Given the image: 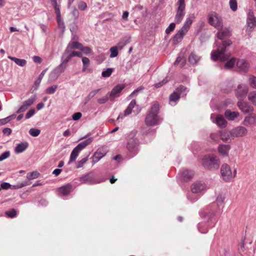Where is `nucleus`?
<instances>
[{
    "instance_id": "1",
    "label": "nucleus",
    "mask_w": 256,
    "mask_h": 256,
    "mask_svg": "<svg viewBox=\"0 0 256 256\" xmlns=\"http://www.w3.org/2000/svg\"><path fill=\"white\" fill-rule=\"evenodd\" d=\"M232 44L230 40L224 41L222 46H219L216 50L212 52V58L214 60H220V62H224L230 56V54H225L226 48Z\"/></svg>"
},
{
    "instance_id": "2",
    "label": "nucleus",
    "mask_w": 256,
    "mask_h": 256,
    "mask_svg": "<svg viewBox=\"0 0 256 256\" xmlns=\"http://www.w3.org/2000/svg\"><path fill=\"white\" fill-rule=\"evenodd\" d=\"M158 110L159 104L157 102H154L145 119L147 126H154L160 123V120L158 115Z\"/></svg>"
},
{
    "instance_id": "3",
    "label": "nucleus",
    "mask_w": 256,
    "mask_h": 256,
    "mask_svg": "<svg viewBox=\"0 0 256 256\" xmlns=\"http://www.w3.org/2000/svg\"><path fill=\"white\" fill-rule=\"evenodd\" d=\"M202 164L206 168L218 169L220 166V160L213 154L206 156L202 159Z\"/></svg>"
},
{
    "instance_id": "4",
    "label": "nucleus",
    "mask_w": 256,
    "mask_h": 256,
    "mask_svg": "<svg viewBox=\"0 0 256 256\" xmlns=\"http://www.w3.org/2000/svg\"><path fill=\"white\" fill-rule=\"evenodd\" d=\"M207 19L208 24L218 30L222 28L223 22L222 17L216 12H212L208 14Z\"/></svg>"
},
{
    "instance_id": "5",
    "label": "nucleus",
    "mask_w": 256,
    "mask_h": 256,
    "mask_svg": "<svg viewBox=\"0 0 256 256\" xmlns=\"http://www.w3.org/2000/svg\"><path fill=\"white\" fill-rule=\"evenodd\" d=\"M92 141V138H88L86 140L79 144L71 152L70 160L68 163L74 162L76 159L80 152L86 148L88 145L90 144Z\"/></svg>"
},
{
    "instance_id": "6",
    "label": "nucleus",
    "mask_w": 256,
    "mask_h": 256,
    "mask_svg": "<svg viewBox=\"0 0 256 256\" xmlns=\"http://www.w3.org/2000/svg\"><path fill=\"white\" fill-rule=\"evenodd\" d=\"M220 173L222 180L227 182H230L236 176V170H234L232 173L230 166L224 164L222 166Z\"/></svg>"
},
{
    "instance_id": "7",
    "label": "nucleus",
    "mask_w": 256,
    "mask_h": 256,
    "mask_svg": "<svg viewBox=\"0 0 256 256\" xmlns=\"http://www.w3.org/2000/svg\"><path fill=\"white\" fill-rule=\"evenodd\" d=\"M186 90V88L184 86H180L176 88V91L170 96V105L174 106L179 100L181 93Z\"/></svg>"
},
{
    "instance_id": "8",
    "label": "nucleus",
    "mask_w": 256,
    "mask_h": 256,
    "mask_svg": "<svg viewBox=\"0 0 256 256\" xmlns=\"http://www.w3.org/2000/svg\"><path fill=\"white\" fill-rule=\"evenodd\" d=\"M136 132L131 133L128 136V142L127 144V148L130 152L134 150L135 148L138 145V140L136 138H134L136 136Z\"/></svg>"
},
{
    "instance_id": "9",
    "label": "nucleus",
    "mask_w": 256,
    "mask_h": 256,
    "mask_svg": "<svg viewBox=\"0 0 256 256\" xmlns=\"http://www.w3.org/2000/svg\"><path fill=\"white\" fill-rule=\"evenodd\" d=\"M248 130L244 126H238L230 131L231 136L232 137H242L247 134Z\"/></svg>"
},
{
    "instance_id": "10",
    "label": "nucleus",
    "mask_w": 256,
    "mask_h": 256,
    "mask_svg": "<svg viewBox=\"0 0 256 256\" xmlns=\"http://www.w3.org/2000/svg\"><path fill=\"white\" fill-rule=\"evenodd\" d=\"M125 88L124 84H118L114 87L110 93V98L114 100L116 98L118 97L122 90Z\"/></svg>"
},
{
    "instance_id": "11",
    "label": "nucleus",
    "mask_w": 256,
    "mask_h": 256,
    "mask_svg": "<svg viewBox=\"0 0 256 256\" xmlns=\"http://www.w3.org/2000/svg\"><path fill=\"white\" fill-rule=\"evenodd\" d=\"M248 88L245 85H239L236 90V94L240 100H242L248 93Z\"/></svg>"
},
{
    "instance_id": "12",
    "label": "nucleus",
    "mask_w": 256,
    "mask_h": 256,
    "mask_svg": "<svg viewBox=\"0 0 256 256\" xmlns=\"http://www.w3.org/2000/svg\"><path fill=\"white\" fill-rule=\"evenodd\" d=\"M178 10L175 16V21L176 23L179 24L181 22L185 14L186 6L182 5H178Z\"/></svg>"
},
{
    "instance_id": "13",
    "label": "nucleus",
    "mask_w": 256,
    "mask_h": 256,
    "mask_svg": "<svg viewBox=\"0 0 256 256\" xmlns=\"http://www.w3.org/2000/svg\"><path fill=\"white\" fill-rule=\"evenodd\" d=\"M236 66L239 70L246 72L249 68V64L244 60H239L236 62Z\"/></svg>"
},
{
    "instance_id": "14",
    "label": "nucleus",
    "mask_w": 256,
    "mask_h": 256,
    "mask_svg": "<svg viewBox=\"0 0 256 256\" xmlns=\"http://www.w3.org/2000/svg\"><path fill=\"white\" fill-rule=\"evenodd\" d=\"M230 149V145L222 144L219 145L218 148V150L220 155L224 156H227L228 155Z\"/></svg>"
},
{
    "instance_id": "15",
    "label": "nucleus",
    "mask_w": 256,
    "mask_h": 256,
    "mask_svg": "<svg viewBox=\"0 0 256 256\" xmlns=\"http://www.w3.org/2000/svg\"><path fill=\"white\" fill-rule=\"evenodd\" d=\"M72 189L70 184H67L58 188V192L59 194L66 196L70 194Z\"/></svg>"
},
{
    "instance_id": "16",
    "label": "nucleus",
    "mask_w": 256,
    "mask_h": 256,
    "mask_svg": "<svg viewBox=\"0 0 256 256\" xmlns=\"http://www.w3.org/2000/svg\"><path fill=\"white\" fill-rule=\"evenodd\" d=\"M239 108L244 112L248 113L253 111V108L247 103L238 102V103Z\"/></svg>"
},
{
    "instance_id": "17",
    "label": "nucleus",
    "mask_w": 256,
    "mask_h": 256,
    "mask_svg": "<svg viewBox=\"0 0 256 256\" xmlns=\"http://www.w3.org/2000/svg\"><path fill=\"white\" fill-rule=\"evenodd\" d=\"M205 188L204 184L200 182H196L192 186L191 190L193 193H198L204 190Z\"/></svg>"
},
{
    "instance_id": "18",
    "label": "nucleus",
    "mask_w": 256,
    "mask_h": 256,
    "mask_svg": "<svg viewBox=\"0 0 256 256\" xmlns=\"http://www.w3.org/2000/svg\"><path fill=\"white\" fill-rule=\"evenodd\" d=\"M244 124L246 126H252L256 124V115L252 114L246 117L244 121Z\"/></svg>"
},
{
    "instance_id": "19",
    "label": "nucleus",
    "mask_w": 256,
    "mask_h": 256,
    "mask_svg": "<svg viewBox=\"0 0 256 256\" xmlns=\"http://www.w3.org/2000/svg\"><path fill=\"white\" fill-rule=\"evenodd\" d=\"M220 139L225 142H231L230 132H228L226 130L220 132Z\"/></svg>"
},
{
    "instance_id": "20",
    "label": "nucleus",
    "mask_w": 256,
    "mask_h": 256,
    "mask_svg": "<svg viewBox=\"0 0 256 256\" xmlns=\"http://www.w3.org/2000/svg\"><path fill=\"white\" fill-rule=\"evenodd\" d=\"M194 19L195 16L194 14H190L188 18L186 19V20L182 26L189 30Z\"/></svg>"
},
{
    "instance_id": "21",
    "label": "nucleus",
    "mask_w": 256,
    "mask_h": 256,
    "mask_svg": "<svg viewBox=\"0 0 256 256\" xmlns=\"http://www.w3.org/2000/svg\"><path fill=\"white\" fill-rule=\"evenodd\" d=\"M28 143L26 142L19 144L16 147L14 151L17 154L22 152L28 148Z\"/></svg>"
},
{
    "instance_id": "22",
    "label": "nucleus",
    "mask_w": 256,
    "mask_h": 256,
    "mask_svg": "<svg viewBox=\"0 0 256 256\" xmlns=\"http://www.w3.org/2000/svg\"><path fill=\"white\" fill-rule=\"evenodd\" d=\"M181 174L182 178L184 180H188L192 178L194 172L192 171L186 170L182 171Z\"/></svg>"
},
{
    "instance_id": "23",
    "label": "nucleus",
    "mask_w": 256,
    "mask_h": 256,
    "mask_svg": "<svg viewBox=\"0 0 256 256\" xmlns=\"http://www.w3.org/2000/svg\"><path fill=\"white\" fill-rule=\"evenodd\" d=\"M230 31L227 28H225L219 31L217 34L218 38L220 40H222L226 37L230 36Z\"/></svg>"
},
{
    "instance_id": "24",
    "label": "nucleus",
    "mask_w": 256,
    "mask_h": 256,
    "mask_svg": "<svg viewBox=\"0 0 256 256\" xmlns=\"http://www.w3.org/2000/svg\"><path fill=\"white\" fill-rule=\"evenodd\" d=\"M226 117L230 120H234L235 118H237L238 116V113L236 112H231L230 110H226L225 112Z\"/></svg>"
},
{
    "instance_id": "25",
    "label": "nucleus",
    "mask_w": 256,
    "mask_h": 256,
    "mask_svg": "<svg viewBox=\"0 0 256 256\" xmlns=\"http://www.w3.org/2000/svg\"><path fill=\"white\" fill-rule=\"evenodd\" d=\"M200 60V58L194 52H192L188 56V62L192 64H196Z\"/></svg>"
},
{
    "instance_id": "26",
    "label": "nucleus",
    "mask_w": 256,
    "mask_h": 256,
    "mask_svg": "<svg viewBox=\"0 0 256 256\" xmlns=\"http://www.w3.org/2000/svg\"><path fill=\"white\" fill-rule=\"evenodd\" d=\"M8 58L13 60L19 66H24L26 64V61L24 59H20L11 56H8Z\"/></svg>"
},
{
    "instance_id": "27",
    "label": "nucleus",
    "mask_w": 256,
    "mask_h": 256,
    "mask_svg": "<svg viewBox=\"0 0 256 256\" xmlns=\"http://www.w3.org/2000/svg\"><path fill=\"white\" fill-rule=\"evenodd\" d=\"M216 123L219 126L225 127L227 122L222 116L218 115L216 118Z\"/></svg>"
},
{
    "instance_id": "28",
    "label": "nucleus",
    "mask_w": 256,
    "mask_h": 256,
    "mask_svg": "<svg viewBox=\"0 0 256 256\" xmlns=\"http://www.w3.org/2000/svg\"><path fill=\"white\" fill-rule=\"evenodd\" d=\"M82 44L77 42H72L69 44L68 48L67 50L68 49H78V50H81L82 48Z\"/></svg>"
},
{
    "instance_id": "29",
    "label": "nucleus",
    "mask_w": 256,
    "mask_h": 256,
    "mask_svg": "<svg viewBox=\"0 0 256 256\" xmlns=\"http://www.w3.org/2000/svg\"><path fill=\"white\" fill-rule=\"evenodd\" d=\"M92 176L90 174H88L80 178V180L83 183L91 184L92 180Z\"/></svg>"
},
{
    "instance_id": "30",
    "label": "nucleus",
    "mask_w": 256,
    "mask_h": 256,
    "mask_svg": "<svg viewBox=\"0 0 256 256\" xmlns=\"http://www.w3.org/2000/svg\"><path fill=\"white\" fill-rule=\"evenodd\" d=\"M40 174L37 171L29 172L27 174L26 178L28 180H33L38 178Z\"/></svg>"
},
{
    "instance_id": "31",
    "label": "nucleus",
    "mask_w": 256,
    "mask_h": 256,
    "mask_svg": "<svg viewBox=\"0 0 256 256\" xmlns=\"http://www.w3.org/2000/svg\"><path fill=\"white\" fill-rule=\"evenodd\" d=\"M5 214L8 217L13 218L16 216L17 214V212L15 209L12 208L10 210L6 212Z\"/></svg>"
},
{
    "instance_id": "32",
    "label": "nucleus",
    "mask_w": 256,
    "mask_h": 256,
    "mask_svg": "<svg viewBox=\"0 0 256 256\" xmlns=\"http://www.w3.org/2000/svg\"><path fill=\"white\" fill-rule=\"evenodd\" d=\"M183 39V37H182L178 33H176L172 38V42L174 44H176L180 42Z\"/></svg>"
},
{
    "instance_id": "33",
    "label": "nucleus",
    "mask_w": 256,
    "mask_h": 256,
    "mask_svg": "<svg viewBox=\"0 0 256 256\" xmlns=\"http://www.w3.org/2000/svg\"><path fill=\"white\" fill-rule=\"evenodd\" d=\"M249 100L254 104L256 105V92H252L249 94L248 96Z\"/></svg>"
},
{
    "instance_id": "34",
    "label": "nucleus",
    "mask_w": 256,
    "mask_h": 256,
    "mask_svg": "<svg viewBox=\"0 0 256 256\" xmlns=\"http://www.w3.org/2000/svg\"><path fill=\"white\" fill-rule=\"evenodd\" d=\"M253 18L256 19V18L254 16L253 12L250 11L248 12V24L249 26H251V24L254 22Z\"/></svg>"
},
{
    "instance_id": "35",
    "label": "nucleus",
    "mask_w": 256,
    "mask_h": 256,
    "mask_svg": "<svg viewBox=\"0 0 256 256\" xmlns=\"http://www.w3.org/2000/svg\"><path fill=\"white\" fill-rule=\"evenodd\" d=\"M88 157L84 158L81 160H79L76 162V168H80L82 167L84 164L86 163V162L88 161Z\"/></svg>"
},
{
    "instance_id": "36",
    "label": "nucleus",
    "mask_w": 256,
    "mask_h": 256,
    "mask_svg": "<svg viewBox=\"0 0 256 256\" xmlns=\"http://www.w3.org/2000/svg\"><path fill=\"white\" fill-rule=\"evenodd\" d=\"M236 59L234 58H232L230 60L226 62L225 64V66L226 68H232L235 63H236Z\"/></svg>"
},
{
    "instance_id": "37",
    "label": "nucleus",
    "mask_w": 256,
    "mask_h": 256,
    "mask_svg": "<svg viewBox=\"0 0 256 256\" xmlns=\"http://www.w3.org/2000/svg\"><path fill=\"white\" fill-rule=\"evenodd\" d=\"M110 58H114L118 55V50L116 46H113L110 48Z\"/></svg>"
},
{
    "instance_id": "38",
    "label": "nucleus",
    "mask_w": 256,
    "mask_h": 256,
    "mask_svg": "<svg viewBox=\"0 0 256 256\" xmlns=\"http://www.w3.org/2000/svg\"><path fill=\"white\" fill-rule=\"evenodd\" d=\"M229 4L232 10L234 12L237 10L238 4L236 0H230Z\"/></svg>"
},
{
    "instance_id": "39",
    "label": "nucleus",
    "mask_w": 256,
    "mask_h": 256,
    "mask_svg": "<svg viewBox=\"0 0 256 256\" xmlns=\"http://www.w3.org/2000/svg\"><path fill=\"white\" fill-rule=\"evenodd\" d=\"M114 70L113 68H108L106 70L103 71L102 72V76L104 78H108L112 74V72Z\"/></svg>"
},
{
    "instance_id": "40",
    "label": "nucleus",
    "mask_w": 256,
    "mask_h": 256,
    "mask_svg": "<svg viewBox=\"0 0 256 256\" xmlns=\"http://www.w3.org/2000/svg\"><path fill=\"white\" fill-rule=\"evenodd\" d=\"M104 156V154H100V152L99 150H98L96 152H95L94 154L93 161L94 162H98Z\"/></svg>"
},
{
    "instance_id": "41",
    "label": "nucleus",
    "mask_w": 256,
    "mask_h": 256,
    "mask_svg": "<svg viewBox=\"0 0 256 256\" xmlns=\"http://www.w3.org/2000/svg\"><path fill=\"white\" fill-rule=\"evenodd\" d=\"M40 130L36 128H31L29 131L30 134L32 136H37L40 134Z\"/></svg>"
},
{
    "instance_id": "42",
    "label": "nucleus",
    "mask_w": 256,
    "mask_h": 256,
    "mask_svg": "<svg viewBox=\"0 0 256 256\" xmlns=\"http://www.w3.org/2000/svg\"><path fill=\"white\" fill-rule=\"evenodd\" d=\"M249 82L250 86L253 88H256V77L252 76L250 77Z\"/></svg>"
},
{
    "instance_id": "43",
    "label": "nucleus",
    "mask_w": 256,
    "mask_h": 256,
    "mask_svg": "<svg viewBox=\"0 0 256 256\" xmlns=\"http://www.w3.org/2000/svg\"><path fill=\"white\" fill-rule=\"evenodd\" d=\"M82 62L84 64L82 70L85 71L90 64V60L88 58L84 57L82 58Z\"/></svg>"
},
{
    "instance_id": "44",
    "label": "nucleus",
    "mask_w": 256,
    "mask_h": 256,
    "mask_svg": "<svg viewBox=\"0 0 256 256\" xmlns=\"http://www.w3.org/2000/svg\"><path fill=\"white\" fill-rule=\"evenodd\" d=\"M57 88L58 86L56 85H54L52 86H50L46 88V92L48 94H53L56 92Z\"/></svg>"
},
{
    "instance_id": "45",
    "label": "nucleus",
    "mask_w": 256,
    "mask_h": 256,
    "mask_svg": "<svg viewBox=\"0 0 256 256\" xmlns=\"http://www.w3.org/2000/svg\"><path fill=\"white\" fill-rule=\"evenodd\" d=\"M72 57L70 56V55L68 56L64 60H63V62H62L61 66H60V68H57L54 71V72H52L51 74V76H52L53 74H55L57 72L58 70L60 68L61 66H62V65L64 64V63H66Z\"/></svg>"
},
{
    "instance_id": "46",
    "label": "nucleus",
    "mask_w": 256,
    "mask_h": 256,
    "mask_svg": "<svg viewBox=\"0 0 256 256\" xmlns=\"http://www.w3.org/2000/svg\"><path fill=\"white\" fill-rule=\"evenodd\" d=\"M176 28V24L174 22L171 23L168 28L166 30V32L167 34H170Z\"/></svg>"
},
{
    "instance_id": "47",
    "label": "nucleus",
    "mask_w": 256,
    "mask_h": 256,
    "mask_svg": "<svg viewBox=\"0 0 256 256\" xmlns=\"http://www.w3.org/2000/svg\"><path fill=\"white\" fill-rule=\"evenodd\" d=\"M220 136V132L212 133L210 134V138L215 142H218L219 140V136Z\"/></svg>"
},
{
    "instance_id": "48",
    "label": "nucleus",
    "mask_w": 256,
    "mask_h": 256,
    "mask_svg": "<svg viewBox=\"0 0 256 256\" xmlns=\"http://www.w3.org/2000/svg\"><path fill=\"white\" fill-rule=\"evenodd\" d=\"M10 156V152L9 151L4 152L0 156V162L8 158Z\"/></svg>"
},
{
    "instance_id": "49",
    "label": "nucleus",
    "mask_w": 256,
    "mask_h": 256,
    "mask_svg": "<svg viewBox=\"0 0 256 256\" xmlns=\"http://www.w3.org/2000/svg\"><path fill=\"white\" fill-rule=\"evenodd\" d=\"M188 30L183 26L177 32L182 37L184 38V36L186 34Z\"/></svg>"
},
{
    "instance_id": "50",
    "label": "nucleus",
    "mask_w": 256,
    "mask_h": 256,
    "mask_svg": "<svg viewBox=\"0 0 256 256\" xmlns=\"http://www.w3.org/2000/svg\"><path fill=\"white\" fill-rule=\"evenodd\" d=\"M56 20L58 27L62 29L64 28V23L62 20L61 16L56 18Z\"/></svg>"
},
{
    "instance_id": "51",
    "label": "nucleus",
    "mask_w": 256,
    "mask_h": 256,
    "mask_svg": "<svg viewBox=\"0 0 256 256\" xmlns=\"http://www.w3.org/2000/svg\"><path fill=\"white\" fill-rule=\"evenodd\" d=\"M108 100V95H106L102 98L98 99V102L99 104H104L106 102H107Z\"/></svg>"
},
{
    "instance_id": "52",
    "label": "nucleus",
    "mask_w": 256,
    "mask_h": 256,
    "mask_svg": "<svg viewBox=\"0 0 256 256\" xmlns=\"http://www.w3.org/2000/svg\"><path fill=\"white\" fill-rule=\"evenodd\" d=\"M34 98H30L28 99V100H26L24 104L28 108L30 106H31L34 102Z\"/></svg>"
},
{
    "instance_id": "53",
    "label": "nucleus",
    "mask_w": 256,
    "mask_h": 256,
    "mask_svg": "<svg viewBox=\"0 0 256 256\" xmlns=\"http://www.w3.org/2000/svg\"><path fill=\"white\" fill-rule=\"evenodd\" d=\"M80 50H82L86 54H88L92 52L91 48L88 46L84 47L82 46V48H81Z\"/></svg>"
},
{
    "instance_id": "54",
    "label": "nucleus",
    "mask_w": 256,
    "mask_h": 256,
    "mask_svg": "<svg viewBox=\"0 0 256 256\" xmlns=\"http://www.w3.org/2000/svg\"><path fill=\"white\" fill-rule=\"evenodd\" d=\"M168 80L166 79H164L162 82L156 84L154 86L156 88H159L162 86L164 84H166L168 82Z\"/></svg>"
},
{
    "instance_id": "55",
    "label": "nucleus",
    "mask_w": 256,
    "mask_h": 256,
    "mask_svg": "<svg viewBox=\"0 0 256 256\" xmlns=\"http://www.w3.org/2000/svg\"><path fill=\"white\" fill-rule=\"evenodd\" d=\"M34 114H35L34 109H31L26 113V119L29 118L31 116H32Z\"/></svg>"
},
{
    "instance_id": "56",
    "label": "nucleus",
    "mask_w": 256,
    "mask_h": 256,
    "mask_svg": "<svg viewBox=\"0 0 256 256\" xmlns=\"http://www.w3.org/2000/svg\"><path fill=\"white\" fill-rule=\"evenodd\" d=\"M70 54L71 57H74V56H76L81 58V57H82V53L81 52H76V51H73Z\"/></svg>"
},
{
    "instance_id": "57",
    "label": "nucleus",
    "mask_w": 256,
    "mask_h": 256,
    "mask_svg": "<svg viewBox=\"0 0 256 256\" xmlns=\"http://www.w3.org/2000/svg\"><path fill=\"white\" fill-rule=\"evenodd\" d=\"M78 7L80 10H84L86 8L87 5L86 2H81L78 4Z\"/></svg>"
},
{
    "instance_id": "58",
    "label": "nucleus",
    "mask_w": 256,
    "mask_h": 256,
    "mask_svg": "<svg viewBox=\"0 0 256 256\" xmlns=\"http://www.w3.org/2000/svg\"><path fill=\"white\" fill-rule=\"evenodd\" d=\"M82 116L80 112H76L72 115V119L74 120H79Z\"/></svg>"
},
{
    "instance_id": "59",
    "label": "nucleus",
    "mask_w": 256,
    "mask_h": 256,
    "mask_svg": "<svg viewBox=\"0 0 256 256\" xmlns=\"http://www.w3.org/2000/svg\"><path fill=\"white\" fill-rule=\"evenodd\" d=\"M0 186L2 189L7 190L10 188V184L7 182H3L1 184Z\"/></svg>"
},
{
    "instance_id": "60",
    "label": "nucleus",
    "mask_w": 256,
    "mask_h": 256,
    "mask_svg": "<svg viewBox=\"0 0 256 256\" xmlns=\"http://www.w3.org/2000/svg\"><path fill=\"white\" fill-rule=\"evenodd\" d=\"M28 107L24 104L18 110V112H24L26 109Z\"/></svg>"
},
{
    "instance_id": "61",
    "label": "nucleus",
    "mask_w": 256,
    "mask_h": 256,
    "mask_svg": "<svg viewBox=\"0 0 256 256\" xmlns=\"http://www.w3.org/2000/svg\"><path fill=\"white\" fill-rule=\"evenodd\" d=\"M3 132L4 134L9 136L12 132V130L9 128H5L3 130Z\"/></svg>"
},
{
    "instance_id": "62",
    "label": "nucleus",
    "mask_w": 256,
    "mask_h": 256,
    "mask_svg": "<svg viewBox=\"0 0 256 256\" xmlns=\"http://www.w3.org/2000/svg\"><path fill=\"white\" fill-rule=\"evenodd\" d=\"M33 60L35 62H36V63H40L42 62L41 58L38 56H34Z\"/></svg>"
},
{
    "instance_id": "63",
    "label": "nucleus",
    "mask_w": 256,
    "mask_h": 256,
    "mask_svg": "<svg viewBox=\"0 0 256 256\" xmlns=\"http://www.w3.org/2000/svg\"><path fill=\"white\" fill-rule=\"evenodd\" d=\"M136 105V102L135 100H133L130 102V104L128 107L132 110L134 107V106Z\"/></svg>"
},
{
    "instance_id": "64",
    "label": "nucleus",
    "mask_w": 256,
    "mask_h": 256,
    "mask_svg": "<svg viewBox=\"0 0 256 256\" xmlns=\"http://www.w3.org/2000/svg\"><path fill=\"white\" fill-rule=\"evenodd\" d=\"M128 12L127 11H125L122 14V18L126 20H128Z\"/></svg>"
}]
</instances>
